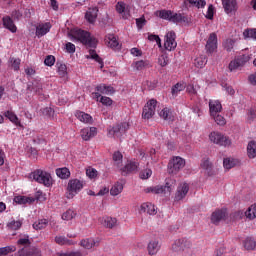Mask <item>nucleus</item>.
<instances>
[{
    "instance_id": "obj_22",
    "label": "nucleus",
    "mask_w": 256,
    "mask_h": 256,
    "mask_svg": "<svg viewBox=\"0 0 256 256\" xmlns=\"http://www.w3.org/2000/svg\"><path fill=\"white\" fill-rule=\"evenodd\" d=\"M116 11L123 19H129V6L124 2H118L116 4Z\"/></svg>"
},
{
    "instance_id": "obj_42",
    "label": "nucleus",
    "mask_w": 256,
    "mask_h": 256,
    "mask_svg": "<svg viewBox=\"0 0 256 256\" xmlns=\"http://www.w3.org/2000/svg\"><path fill=\"white\" fill-rule=\"evenodd\" d=\"M123 192V184L117 182L112 186L110 189V195L113 197H117V195L121 194Z\"/></svg>"
},
{
    "instance_id": "obj_36",
    "label": "nucleus",
    "mask_w": 256,
    "mask_h": 256,
    "mask_svg": "<svg viewBox=\"0 0 256 256\" xmlns=\"http://www.w3.org/2000/svg\"><path fill=\"white\" fill-rule=\"evenodd\" d=\"M56 175L59 179H69L71 177V171L67 167L57 168Z\"/></svg>"
},
{
    "instance_id": "obj_63",
    "label": "nucleus",
    "mask_w": 256,
    "mask_h": 256,
    "mask_svg": "<svg viewBox=\"0 0 256 256\" xmlns=\"http://www.w3.org/2000/svg\"><path fill=\"white\" fill-rule=\"evenodd\" d=\"M153 175V171L151 169H145L140 172V179H149Z\"/></svg>"
},
{
    "instance_id": "obj_40",
    "label": "nucleus",
    "mask_w": 256,
    "mask_h": 256,
    "mask_svg": "<svg viewBox=\"0 0 256 256\" xmlns=\"http://www.w3.org/2000/svg\"><path fill=\"white\" fill-rule=\"evenodd\" d=\"M35 201L34 198L27 197V196H16L14 197V203L18 205H25L26 203H33Z\"/></svg>"
},
{
    "instance_id": "obj_1",
    "label": "nucleus",
    "mask_w": 256,
    "mask_h": 256,
    "mask_svg": "<svg viewBox=\"0 0 256 256\" xmlns=\"http://www.w3.org/2000/svg\"><path fill=\"white\" fill-rule=\"evenodd\" d=\"M70 37L74 43H82V45H86V47H91L92 49L97 47V40L88 31L75 29L70 33Z\"/></svg>"
},
{
    "instance_id": "obj_55",
    "label": "nucleus",
    "mask_w": 256,
    "mask_h": 256,
    "mask_svg": "<svg viewBox=\"0 0 256 256\" xmlns=\"http://www.w3.org/2000/svg\"><path fill=\"white\" fill-rule=\"evenodd\" d=\"M17 245L19 247H30L31 240H29V236H24L23 238L18 239Z\"/></svg>"
},
{
    "instance_id": "obj_18",
    "label": "nucleus",
    "mask_w": 256,
    "mask_h": 256,
    "mask_svg": "<svg viewBox=\"0 0 256 256\" xmlns=\"http://www.w3.org/2000/svg\"><path fill=\"white\" fill-rule=\"evenodd\" d=\"M49 31H51V23L49 22L40 23L36 26V37L38 38L43 37L47 35Z\"/></svg>"
},
{
    "instance_id": "obj_17",
    "label": "nucleus",
    "mask_w": 256,
    "mask_h": 256,
    "mask_svg": "<svg viewBox=\"0 0 256 256\" xmlns=\"http://www.w3.org/2000/svg\"><path fill=\"white\" fill-rule=\"evenodd\" d=\"M160 249H161V244H159V240L154 239L149 241L147 245L148 255L155 256L159 253Z\"/></svg>"
},
{
    "instance_id": "obj_2",
    "label": "nucleus",
    "mask_w": 256,
    "mask_h": 256,
    "mask_svg": "<svg viewBox=\"0 0 256 256\" xmlns=\"http://www.w3.org/2000/svg\"><path fill=\"white\" fill-rule=\"evenodd\" d=\"M28 179L40 183V185H44V187H51V185H53V177H51V174L41 169H36L31 172L28 175Z\"/></svg>"
},
{
    "instance_id": "obj_47",
    "label": "nucleus",
    "mask_w": 256,
    "mask_h": 256,
    "mask_svg": "<svg viewBox=\"0 0 256 256\" xmlns=\"http://www.w3.org/2000/svg\"><path fill=\"white\" fill-rule=\"evenodd\" d=\"M56 67H57V73L60 77H65L67 75V65L61 62H57Z\"/></svg>"
},
{
    "instance_id": "obj_51",
    "label": "nucleus",
    "mask_w": 256,
    "mask_h": 256,
    "mask_svg": "<svg viewBox=\"0 0 256 256\" xmlns=\"http://www.w3.org/2000/svg\"><path fill=\"white\" fill-rule=\"evenodd\" d=\"M17 251V247L15 246H5L0 248V256L9 255V253H15Z\"/></svg>"
},
{
    "instance_id": "obj_27",
    "label": "nucleus",
    "mask_w": 256,
    "mask_h": 256,
    "mask_svg": "<svg viewBox=\"0 0 256 256\" xmlns=\"http://www.w3.org/2000/svg\"><path fill=\"white\" fill-rule=\"evenodd\" d=\"M225 217H227L225 210H216L211 215V221L214 225H217L220 221H223Z\"/></svg>"
},
{
    "instance_id": "obj_57",
    "label": "nucleus",
    "mask_w": 256,
    "mask_h": 256,
    "mask_svg": "<svg viewBox=\"0 0 256 256\" xmlns=\"http://www.w3.org/2000/svg\"><path fill=\"white\" fill-rule=\"evenodd\" d=\"M244 39H255L256 40V29H247L243 32Z\"/></svg>"
},
{
    "instance_id": "obj_62",
    "label": "nucleus",
    "mask_w": 256,
    "mask_h": 256,
    "mask_svg": "<svg viewBox=\"0 0 256 256\" xmlns=\"http://www.w3.org/2000/svg\"><path fill=\"white\" fill-rule=\"evenodd\" d=\"M44 65L47 67H53V65H55V56L48 55L44 60Z\"/></svg>"
},
{
    "instance_id": "obj_56",
    "label": "nucleus",
    "mask_w": 256,
    "mask_h": 256,
    "mask_svg": "<svg viewBox=\"0 0 256 256\" xmlns=\"http://www.w3.org/2000/svg\"><path fill=\"white\" fill-rule=\"evenodd\" d=\"M223 47L228 52L233 51V47H235V40H233V39L225 40L224 43H223Z\"/></svg>"
},
{
    "instance_id": "obj_25",
    "label": "nucleus",
    "mask_w": 256,
    "mask_h": 256,
    "mask_svg": "<svg viewBox=\"0 0 256 256\" xmlns=\"http://www.w3.org/2000/svg\"><path fill=\"white\" fill-rule=\"evenodd\" d=\"M105 43L107 47H110V49H119V41L117 40V37L113 34L106 35Z\"/></svg>"
},
{
    "instance_id": "obj_64",
    "label": "nucleus",
    "mask_w": 256,
    "mask_h": 256,
    "mask_svg": "<svg viewBox=\"0 0 256 256\" xmlns=\"http://www.w3.org/2000/svg\"><path fill=\"white\" fill-rule=\"evenodd\" d=\"M86 175L89 177V179H95V177H97V171L95 168H88L86 170Z\"/></svg>"
},
{
    "instance_id": "obj_53",
    "label": "nucleus",
    "mask_w": 256,
    "mask_h": 256,
    "mask_svg": "<svg viewBox=\"0 0 256 256\" xmlns=\"http://www.w3.org/2000/svg\"><path fill=\"white\" fill-rule=\"evenodd\" d=\"M212 119L215 121L217 125L223 126L226 125L227 120H225V117H223L221 114H215V115H210Z\"/></svg>"
},
{
    "instance_id": "obj_8",
    "label": "nucleus",
    "mask_w": 256,
    "mask_h": 256,
    "mask_svg": "<svg viewBox=\"0 0 256 256\" xmlns=\"http://www.w3.org/2000/svg\"><path fill=\"white\" fill-rule=\"evenodd\" d=\"M191 247H193L191 240L187 238H180L175 240L172 244V251H174V253H181V251H187V249H191Z\"/></svg>"
},
{
    "instance_id": "obj_37",
    "label": "nucleus",
    "mask_w": 256,
    "mask_h": 256,
    "mask_svg": "<svg viewBox=\"0 0 256 256\" xmlns=\"http://www.w3.org/2000/svg\"><path fill=\"white\" fill-rule=\"evenodd\" d=\"M238 163L239 160L235 158H224L223 160L224 169H226L227 171H229V169H233V167H235Z\"/></svg>"
},
{
    "instance_id": "obj_54",
    "label": "nucleus",
    "mask_w": 256,
    "mask_h": 256,
    "mask_svg": "<svg viewBox=\"0 0 256 256\" xmlns=\"http://www.w3.org/2000/svg\"><path fill=\"white\" fill-rule=\"evenodd\" d=\"M245 215L248 219H255L256 218V204L250 206L247 211L245 212Z\"/></svg>"
},
{
    "instance_id": "obj_34",
    "label": "nucleus",
    "mask_w": 256,
    "mask_h": 256,
    "mask_svg": "<svg viewBox=\"0 0 256 256\" xmlns=\"http://www.w3.org/2000/svg\"><path fill=\"white\" fill-rule=\"evenodd\" d=\"M5 117L11 121V123H14L17 127H21V121H19V117H17V114L13 111H6Z\"/></svg>"
},
{
    "instance_id": "obj_58",
    "label": "nucleus",
    "mask_w": 256,
    "mask_h": 256,
    "mask_svg": "<svg viewBox=\"0 0 256 256\" xmlns=\"http://www.w3.org/2000/svg\"><path fill=\"white\" fill-rule=\"evenodd\" d=\"M158 65H160V67H167V65H169V56L162 54L158 58Z\"/></svg>"
},
{
    "instance_id": "obj_11",
    "label": "nucleus",
    "mask_w": 256,
    "mask_h": 256,
    "mask_svg": "<svg viewBox=\"0 0 256 256\" xmlns=\"http://www.w3.org/2000/svg\"><path fill=\"white\" fill-rule=\"evenodd\" d=\"M177 35L175 34V31H169L165 35V42H164V47L166 51H175L177 48Z\"/></svg>"
},
{
    "instance_id": "obj_6",
    "label": "nucleus",
    "mask_w": 256,
    "mask_h": 256,
    "mask_svg": "<svg viewBox=\"0 0 256 256\" xmlns=\"http://www.w3.org/2000/svg\"><path fill=\"white\" fill-rule=\"evenodd\" d=\"M209 139L211 143L219 145L220 147H231V140L229 136H225V134L221 132H211Z\"/></svg>"
},
{
    "instance_id": "obj_33",
    "label": "nucleus",
    "mask_w": 256,
    "mask_h": 256,
    "mask_svg": "<svg viewBox=\"0 0 256 256\" xmlns=\"http://www.w3.org/2000/svg\"><path fill=\"white\" fill-rule=\"evenodd\" d=\"M185 5H190V7H197V9H203L207 2L205 0H185Z\"/></svg>"
},
{
    "instance_id": "obj_13",
    "label": "nucleus",
    "mask_w": 256,
    "mask_h": 256,
    "mask_svg": "<svg viewBox=\"0 0 256 256\" xmlns=\"http://www.w3.org/2000/svg\"><path fill=\"white\" fill-rule=\"evenodd\" d=\"M206 53L213 55L217 51V34L215 32L211 33L205 45Z\"/></svg>"
},
{
    "instance_id": "obj_59",
    "label": "nucleus",
    "mask_w": 256,
    "mask_h": 256,
    "mask_svg": "<svg viewBox=\"0 0 256 256\" xmlns=\"http://www.w3.org/2000/svg\"><path fill=\"white\" fill-rule=\"evenodd\" d=\"M10 63H11V67H12V69H14V71H19L20 66H21V59L10 58Z\"/></svg>"
},
{
    "instance_id": "obj_61",
    "label": "nucleus",
    "mask_w": 256,
    "mask_h": 256,
    "mask_svg": "<svg viewBox=\"0 0 256 256\" xmlns=\"http://www.w3.org/2000/svg\"><path fill=\"white\" fill-rule=\"evenodd\" d=\"M100 103L106 107H111L113 105V100L107 96H100Z\"/></svg>"
},
{
    "instance_id": "obj_26",
    "label": "nucleus",
    "mask_w": 256,
    "mask_h": 256,
    "mask_svg": "<svg viewBox=\"0 0 256 256\" xmlns=\"http://www.w3.org/2000/svg\"><path fill=\"white\" fill-rule=\"evenodd\" d=\"M140 212L147 213L148 215H157V209L155 208V205L149 202L143 203L140 206Z\"/></svg>"
},
{
    "instance_id": "obj_28",
    "label": "nucleus",
    "mask_w": 256,
    "mask_h": 256,
    "mask_svg": "<svg viewBox=\"0 0 256 256\" xmlns=\"http://www.w3.org/2000/svg\"><path fill=\"white\" fill-rule=\"evenodd\" d=\"M97 13H99V9L97 7L89 8L85 14V19L88 23H95L97 21Z\"/></svg>"
},
{
    "instance_id": "obj_23",
    "label": "nucleus",
    "mask_w": 256,
    "mask_h": 256,
    "mask_svg": "<svg viewBox=\"0 0 256 256\" xmlns=\"http://www.w3.org/2000/svg\"><path fill=\"white\" fill-rule=\"evenodd\" d=\"M75 117L77 119H79L81 121V123H86L88 125L93 124V117L90 114L85 113L83 111L77 110L75 112Z\"/></svg>"
},
{
    "instance_id": "obj_43",
    "label": "nucleus",
    "mask_w": 256,
    "mask_h": 256,
    "mask_svg": "<svg viewBox=\"0 0 256 256\" xmlns=\"http://www.w3.org/2000/svg\"><path fill=\"white\" fill-rule=\"evenodd\" d=\"M57 245H73V240L67 239L65 236L58 235L54 238Z\"/></svg>"
},
{
    "instance_id": "obj_21",
    "label": "nucleus",
    "mask_w": 256,
    "mask_h": 256,
    "mask_svg": "<svg viewBox=\"0 0 256 256\" xmlns=\"http://www.w3.org/2000/svg\"><path fill=\"white\" fill-rule=\"evenodd\" d=\"M222 5L227 15L237 11V0H222Z\"/></svg>"
},
{
    "instance_id": "obj_41",
    "label": "nucleus",
    "mask_w": 256,
    "mask_h": 256,
    "mask_svg": "<svg viewBox=\"0 0 256 256\" xmlns=\"http://www.w3.org/2000/svg\"><path fill=\"white\" fill-rule=\"evenodd\" d=\"M247 153H248L249 159H255V157H256V142L255 141H251L248 143Z\"/></svg>"
},
{
    "instance_id": "obj_46",
    "label": "nucleus",
    "mask_w": 256,
    "mask_h": 256,
    "mask_svg": "<svg viewBox=\"0 0 256 256\" xmlns=\"http://www.w3.org/2000/svg\"><path fill=\"white\" fill-rule=\"evenodd\" d=\"M47 225H49L48 219H40L33 224V228L36 229V231H39L41 229H45Z\"/></svg>"
},
{
    "instance_id": "obj_20",
    "label": "nucleus",
    "mask_w": 256,
    "mask_h": 256,
    "mask_svg": "<svg viewBox=\"0 0 256 256\" xmlns=\"http://www.w3.org/2000/svg\"><path fill=\"white\" fill-rule=\"evenodd\" d=\"M99 223L106 227L107 229H113V227L117 226V218L104 216L99 218Z\"/></svg>"
},
{
    "instance_id": "obj_50",
    "label": "nucleus",
    "mask_w": 256,
    "mask_h": 256,
    "mask_svg": "<svg viewBox=\"0 0 256 256\" xmlns=\"http://www.w3.org/2000/svg\"><path fill=\"white\" fill-rule=\"evenodd\" d=\"M15 256H33L32 248H29V246L23 247L20 250H18Z\"/></svg>"
},
{
    "instance_id": "obj_39",
    "label": "nucleus",
    "mask_w": 256,
    "mask_h": 256,
    "mask_svg": "<svg viewBox=\"0 0 256 256\" xmlns=\"http://www.w3.org/2000/svg\"><path fill=\"white\" fill-rule=\"evenodd\" d=\"M243 245L246 251H254L256 248V241L255 239L248 237L244 240Z\"/></svg>"
},
{
    "instance_id": "obj_52",
    "label": "nucleus",
    "mask_w": 256,
    "mask_h": 256,
    "mask_svg": "<svg viewBox=\"0 0 256 256\" xmlns=\"http://www.w3.org/2000/svg\"><path fill=\"white\" fill-rule=\"evenodd\" d=\"M201 167L202 169H205L207 175L211 176V169L213 167V164H211V161H209V159H204L201 163Z\"/></svg>"
},
{
    "instance_id": "obj_3",
    "label": "nucleus",
    "mask_w": 256,
    "mask_h": 256,
    "mask_svg": "<svg viewBox=\"0 0 256 256\" xmlns=\"http://www.w3.org/2000/svg\"><path fill=\"white\" fill-rule=\"evenodd\" d=\"M157 17L171 21L172 23H189L187 16L179 13H174L171 10H160L156 12Z\"/></svg>"
},
{
    "instance_id": "obj_10",
    "label": "nucleus",
    "mask_w": 256,
    "mask_h": 256,
    "mask_svg": "<svg viewBox=\"0 0 256 256\" xmlns=\"http://www.w3.org/2000/svg\"><path fill=\"white\" fill-rule=\"evenodd\" d=\"M129 129V123L117 124L108 129V137H122L123 134Z\"/></svg>"
},
{
    "instance_id": "obj_4",
    "label": "nucleus",
    "mask_w": 256,
    "mask_h": 256,
    "mask_svg": "<svg viewBox=\"0 0 256 256\" xmlns=\"http://www.w3.org/2000/svg\"><path fill=\"white\" fill-rule=\"evenodd\" d=\"M177 182L174 179H166L165 186L158 185L154 187H148L145 189L146 193H155L156 195H171V192L175 189Z\"/></svg>"
},
{
    "instance_id": "obj_60",
    "label": "nucleus",
    "mask_w": 256,
    "mask_h": 256,
    "mask_svg": "<svg viewBox=\"0 0 256 256\" xmlns=\"http://www.w3.org/2000/svg\"><path fill=\"white\" fill-rule=\"evenodd\" d=\"M239 67H241V65L239 64L237 58H235L234 60H232L229 63L228 69H229V71L233 72V71H237V69H239Z\"/></svg>"
},
{
    "instance_id": "obj_32",
    "label": "nucleus",
    "mask_w": 256,
    "mask_h": 256,
    "mask_svg": "<svg viewBox=\"0 0 256 256\" xmlns=\"http://www.w3.org/2000/svg\"><path fill=\"white\" fill-rule=\"evenodd\" d=\"M207 65V56L206 55H199L194 59V66L197 67V69H203Z\"/></svg>"
},
{
    "instance_id": "obj_5",
    "label": "nucleus",
    "mask_w": 256,
    "mask_h": 256,
    "mask_svg": "<svg viewBox=\"0 0 256 256\" xmlns=\"http://www.w3.org/2000/svg\"><path fill=\"white\" fill-rule=\"evenodd\" d=\"M83 187V181L79 179L69 180L65 192L66 199H74L76 195H79L83 191Z\"/></svg>"
},
{
    "instance_id": "obj_15",
    "label": "nucleus",
    "mask_w": 256,
    "mask_h": 256,
    "mask_svg": "<svg viewBox=\"0 0 256 256\" xmlns=\"http://www.w3.org/2000/svg\"><path fill=\"white\" fill-rule=\"evenodd\" d=\"M100 240L98 238H86L82 239L79 243L83 249H93V247H99Z\"/></svg>"
},
{
    "instance_id": "obj_19",
    "label": "nucleus",
    "mask_w": 256,
    "mask_h": 256,
    "mask_svg": "<svg viewBox=\"0 0 256 256\" xmlns=\"http://www.w3.org/2000/svg\"><path fill=\"white\" fill-rule=\"evenodd\" d=\"M223 111V105L219 100H209V113L210 115H217Z\"/></svg>"
},
{
    "instance_id": "obj_31",
    "label": "nucleus",
    "mask_w": 256,
    "mask_h": 256,
    "mask_svg": "<svg viewBox=\"0 0 256 256\" xmlns=\"http://www.w3.org/2000/svg\"><path fill=\"white\" fill-rule=\"evenodd\" d=\"M3 25L6 29L11 31V33H17V26L13 23V20L9 16L3 18Z\"/></svg>"
},
{
    "instance_id": "obj_30",
    "label": "nucleus",
    "mask_w": 256,
    "mask_h": 256,
    "mask_svg": "<svg viewBox=\"0 0 256 256\" xmlns=\"http://www.w3.org/2000/svg\"><path fill=\"white\" fill-rule=\"evenodd\" d=\"M28 90L31 91V93L41 95V92L43 91V84L41 83V81L34 80L32 84L28 85Z\"/></svg>"
},
{
    "instance_id": "obj_35",
    "label": "nucleus",
    "mask_w": 256,
    "mask_h": 256,
    "mask_svg": "<svg viewBox=\"0 0 256 256\" xmlns=\"http://www.w3.org/2000/svg\"><path fill=\"white\" fill-rule=\"evenodd\" d=\"M86 59H94L97 63L100 65V69H103L104 64H103V59L97 55V52L93 49L89 50V54L86 55Z\"/></svg>"
},
{
    "instance_id": "obj_38",
    "label": "nucleus",
    "mask_w": 256,
    "mask_h": 256,
    "mask_svg": "<svg viewBox=\"0 0 256 256\" xmlns=\"http://www.w3.org/2000/svg\"><path fill=\"white\" fill-rule=\"evenodd\" d=\"M187 87V84H185V82H178L176 85H174L172 87V95L174 97H177V95H179V93H181V91H185Z\"/></svg>"
},
{
    "instance_id": "obj_9",
    "label": "nucleus",
    "mask_w": 256,
    "mask_h": 256,
    "mask_svg": "<svg viewBox=\"0 0 256 256\" xmlns=\"http://www.w3.org/2000/svg\"><path fill=\"white\" fill-rule=\"evenodd\" d=\"M157 109V100L151 99L146 103L143 108L142 117L143 119H151L155 115Z\"/></svg>"
},
{
    "instance_id": "obj_44",
    "label": "nucleus",
    "mask_w": 256,
    "mask_h": 256,
    "mask_svg": "<svg viewBox=\"0 0 256 256\" xmlns=\"http://www.w3.org/2000/svg\"><path fill=\"white\" fill-rule=\"evenodd\" d=\"M77 217V212L73 209H68L66 212L62 214L63 221H71Z\"/></svg>"
},
{
    "instance_id": "obj_7",
    "label": "nucleus",
    "mask_w": 256,
    "mask_h": 256,
    "mask_svg": "<svg viewBox=\"0 0 256 256\" xmlns=\"http://www.w3.org/2000/svg\"><path fill=\"white\" fill-rule=\"evenodd\" d=\"M183 167H185V159L179 156H174L168 164V173L176 175V173H179Z\"/></svg>"
},
{
    "instance_id": "obj_12",
    "label": "nucleus",
    "mask_w": 256,
    "mask_h": 256,
    "mask_svg": "<svg viewBox=\"0 0 256 256\" xmlns=\"http://www.w3.org/2000/svg\"><path fill=\"white\" fill-rule=\"evenodd\" d=\"M95 93H93L94 98L99 101V97L102 95H113L115 93V88L113 86H109L107 84H100L96 87Z\"/></svg>"
},
{
    "instance_id": "obj_14",
    "label": "nucleus",
    "mask_w": 256,
    "mask_h": 256,
    "mask_svg": "<svg viewBox=\"0 0 256 256\" xmlns=\"http://www.w3.org/2000/svg\"><path fill=\"white\" fill-rule=\"evenodd\" d=\"M187 193H189V185L187 182L180 183L175 194V201H183V199L187 197Z\"/></svg>"
},
{
    "instance_id": "obj_29",
    "label": "nucleus",
    "mask_w": 256,
    "mask_h": 256,
    "mask_svg": "<svg viewBox=\"0 0 256 256\" xmlns=\"http://www.w3.org/2000/svg\"><path fill=\"white\" fill-rule=\"evenodd\" d=\"M160 119L164 121H173V110L171 108L165 107L158 112Z\"/></svg>"
},
{
    "instance_id": "obj_45",
    "label": "nucleus",
    "mask_w": 256,
    "mask_h": 256,
    "mask_svg": "<svg viewBox=\"0 0 256 256\" xmlns=\"http://www.w3.org/2000/svg\"><path fill=\"white\" fill-rule=\"evenodd\" d=\"M23 226V221L21 220H12L7 224L8 229L11 231H18Z\"/></svg>"
},
{
    "instance_id": "obj_16",
    "label": "nucleus",
    "mask_w": 256,
    "mask_h": 256,
    "mask_svg": "<svg viewBox=\"0 0 256 256\" xmlns=\"http://www.w3.org/2000/svg\"><path fill=\"white\" fill-rule=\"evenodd\" d=\"M80 135L83 139V141H90L97 135V128L96 127H87L83 128L80 132Z\"/></svg>"
},
{
    "instance_id": "obj_48",
    "label": "nucleus",
    "mask_w": 256,
    "mask_h": 256,
    "mask_svg": "<svg viewBox=\"0 0 256 256\" xmlns=\"http://www.w3.org/2000/svg\"><path fill=\"white\" fill-rule=\"evenodd\" d=\"M113 161H114V165L120 168L121 165H123V154H121V152H114Z\"/></svg>"
},
{
    "instance_id": "obj_24",
    "label": "nucleus",
    "mask_w": 256,
    "mask_h": 256,
    "mask_svg": "<svg viewBox=\"0 0 256 256\" xmlns=\"http://www.w3.org/2000/svg\"><path fill=\"white\" fill-rule=\"evenodd\" d=\"M139 169V163L135 161H129L123 168H121L123 175H128V173H133Z\"/></svg>"
},
{
    "instance_id": "obj_49",
    "label": "nucleus",
    "mask_w": 256,
    "mask_h": 256,
    "mask_svg": "<svg viewBox=\"0 0 256 256\" xmlns=\"http://www.w3.org/2000/svg\"><path fill=\"white\" fill-rule=\"evenodd\" d=\"M236 60L238 61L240 67H243V65L251 61V55L249 54L239 55L238 57H236Z\"/></svg>"
}]
</instances>
